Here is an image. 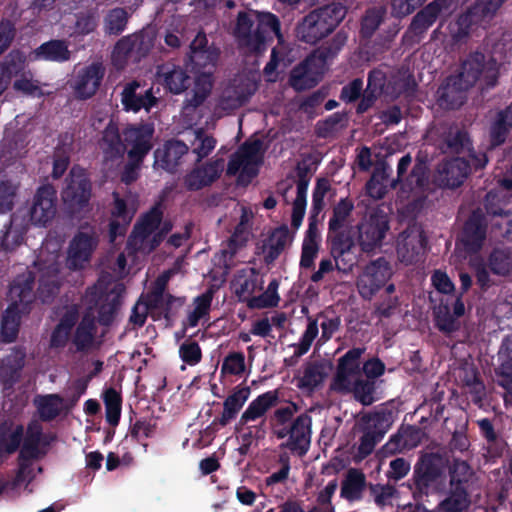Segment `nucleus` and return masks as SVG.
I'll return each instance as SVG.
<instances>
[{
    "instance_id": "obj_1",
    "label": "nucleus",
    "mask_w": 512,
    "mask_h": 512,
    "mask_svg": "<svg viewBox=\"0 0 512 512\" xmlns=\"http://www.w3.org/2000/svg\"><path fill=\"white\" fill-rule=\"evenodd\" d=\"M299 409L294 402L276 408L269 417V425L277 439H286L280 444V448L301 458L311 446L312 417L308 412L295 416Z\"/></svg>"
},
{
    "instance_id": "obj_2",
    "label": "nucleus",
    "mask_w": 512,
    "mask_h": 512,
    "mask_svg": "<svg viewBox=\"0 0 512 512\" xmlns=\"http://www.w3.org/2000/svg\"><path fill=\"white\" fill-rule=\"evenodd\" d=\"M255 20L244 11L237 15L235 27V37L241 48H245L250 53H262L266 50V42L273 37L278 39L279 43L283 41L281 33V23L279 18L271 12H255Z\"/></svg>"
},
{
    "instance_id": "obj_3",
    "label": "nucleus",
    "mask_w": 512,
    "mask_h": 512,
    "mask_svg": "<svg viewBox=\"0 0 512 512\" xmlns=\"http://www.w3.org/2000/svg\"><path fill=\"white\" fill-rule=\"evenodd\" d=\"M352 213V201L342 199L333 209V215L328 223L327 241L331 256L335 260L339 272L352 271L350 251L352 249V224L349 216Z\"/></svg>"
},
{
    "instance_id": "obj_4",
    "label": "nucleus",
    "mask_w": 512,
    "mask_h": 512,
    "mask_svg": "<svg viewBox=\"0 0 512 512\" xmlns=\"http://www.w3.org/2000/svg\"><path fill=\"white\" fill-rule=\"evenodd\" d=\"M346 12V7L336 2L312 10L297 25L298 39L307 44H317L336 29Z\"/></svg>"
},
{
    "instance_id": "obj_5",
    "label": "nucleus",
    "mask_w": 512,
    "mask_h": 512,
    "mask_svg": "<svg viewBox=\"0 0 512 512\" xmlns=\"http://www.w3.org/2000/svg\"><path fill=\"white\" fill-rule=\"evenodd\" d=\"M446 460L438 453L422 454L413 467L409 488L414 497L428 496L442 489L446 481Z\"/></svg>"
},
{
    "instance_id": "obj_6",
    "label": "nucleus",
    "mask_w": 512,
    "mask_h": 512,
    "mask_svg": "<svg viewBox=\"0 0 512 512\" xmlns=\"http://www.w3.org/2000/svg\"><path fill=\"white\" fill-rule=\"evenodd\" d=\"M61 198L66 212L78 216L89 210L92 198V182L86 170L73 166L64 181Z\"/></svg>"
},
{
    "instance_id": "obj_7",
    "label": "nucleus",
    "mask_w": 512,
    "mask_h": 512,
    "mask_svg": "<svg viewBox=\"0 0 512 512\" xmlns=\"http://www.w3.org/2000/svg\"><path fill=\"white\" fill-rule=\"evenodd\" d=\"M455 75L466 87H473L477 81H481L486 89H490L498 83L499 65L493 57L475 51L466 56Z\"/></svg>"
},
{
    "instance_id": "obj_8",
    "label": "nucleus",
    "mask_w": 512,
    "mask_h": 512,
    "mask_svg": "<svg viewBox=\"0 0 512 512\" xmlns=\"http://www.w3.org/2000/svg\"><path fill=\"white\" fill-rule=\"evenodd\" d=\"M389 228L387 213L379 208L371 210L364 221L357 225L358 243L361 250L369 253L380 247Z\"/></svg>"
},
{
    "instance_id": "obj_9",
    "label": "nucleus",
    "mask_w": 512,
    "mask_h": 512,
    "mask_svg": "<svg viewBox=\"0 0 512 512\" xmlns=\"http://www.w3.org/2000/svg\"><path fill=\"white\" fill-rule=\"evenodd\" d=\"M393 275L391 263L383 256L371 261L359 275L356 285L364 299H370L379 289L386 285Z\"/></svg>"
},
{
    "instance_id": "obj_10",
    "label": "nucleus",
    "mask_w": 512,
    "mask_h": 512,
    "mask_svg": "<svg viewBox=\"0 0 512 512\" xmlns=\"http://www.w3.org/2000/svg\"><path fill=\"white\" fill-rule=\"evenodd\" d=\"M98 245V236L91 229L89 232L79 230L70 241L66 266L70 270L83 269L89 262Z\"/></svg>"
},
{
    "instance_id": "obj_11",
    "label": "nucleus",
    "mask_w": 512,
    "mask_h": 512,
    "mask_svg": "<svg viewBox=\"0 0 512 512\" xmlns=\"http://www.w3.org/2000/svg\"><path fill=\"white\" fill-rule=\"evenodd\" d=\"M224 170V159H210L197 163L184 176L183 184L188 191L195 192L210 187L220 177Z\"/></svg>"
},
{
    "instance_id": "obj_12",
    "label": "nucleus",
    "mask_w": 512,
    "mask_h": 512,
    "mask_svg": "<svg viewBox=\"0 0 512 512\" xmlns=\"http://www.w3.org/2000/svg\"><path fill=\"white\" fill-rule=\"evenodd\" d=\"M27 349L24 345H16L9 349L0 360V385L4 392H12L21 380L26 364Z\"/></svg>"
},
{
    "instance_id": "obj_13",
    "label": "nucleus",
    "mask_w": 512,
    "mask_h": 512,
    "mask_svg": "<svg viewBox=\"0 0 512 512\" xmlns=\"http://www.w3.org/2000/svg\"><path fill=\"white\" fill-rule=\"evenodd\" d=\"M487 220L478 209L474 210L465 221L459 239L469 254L478 253L486 240Z\"/></svg>"
},
{
    "instance_id": "obj_14",
    "label": "nucleus",
    "mask_w": 512,
    "mask_h": 512,
    "mask_svg": "<svg viewBox=\"0 0 512 512\" xmlns=\"http://www.w3.org/2000/svg\"><path fill=\"white\" fill-rule=\"evenodd\" d=\"M158 101L153 93V87L144 88L137 80L128 82L121 92V103L127 112L137 113L143 109L149 113Z\"/></svg>"
},
{
    "instance_id": "obj_15",
    "label": "nucleus",
    "mask_w": 512,
    "mask_h": 512,
    "mask_svg": "<svg viewBox=\"0 0 512 512\" xmlns=\"http://www.w3.org/2000/svg\"><path fill=\"white\" fill-rule=\"evenodd\" d=\"M106 68L100 61H94L78 71L74 92L78 99L87 100L92 98L99 90Z\"/></svg>"
},
{
    "instance_id": "obj_16",
    "label": "nucleus",
    "mask_w": 512,
    "mask_h": 512,
    "mask_svg": "<svg viewBox=\"0 0 512 512\" xmlns=\"http://www.w3.org/2000/svg\"><path fill=\"white\" fill-rule=\"evenodd\" d=\"M124 141L131 146L127 155L129 159L144 162L145 157L153 148L154 128L149 124H140L125 128Z\"/></svg>"
},
{
    "instance_id": "obj_17",
    "label": "nucleus",
    "mask_w": 512,
    "mask_h": 512,
    "mask_svg": "<svg viewBox=\"0 0 512 512\" xmlns=\"http://www.w3.org/2000/svg\"><path fill=\"white\" fill-rule=\"evenodd\" d=\"M354 421L360 431L375 432L376 435L384 437L394 422V412L382 404L372 412L360 411L354 414Z\"/></svg>"
},
{
    "instance_id": "obj_18",
    "label": "nucleus",
    "mask_w": 512,
    "mask_h": 512,
    "mask_svg": "<svg viewBox=\"0 0 512 512\" xmlns=\"http://www.w3.org/2000/svg\"><path fill=\"white\" fill-rule=\"evenodd\" d=\"M56 214V190L51 185L37 189L30 208V220L34 225L45 226Z\"/></svg>"
},
{
    "instance_id": "obj_19",
    "label": "nucleus",
    "mask_w": 512,
    "mask_h": 512,
    "mask_svg": "<svg viewBox=\"0 0 512 512\" xmlns=\"http://www.w3.org/2000/svg\"><path fill=\"white\" fill-rule=\"evenodd\" d=\"M452 5V0H433L419 10L412 18L407 33L420 41L428 29L436 22L439 15Z\"/></svg>"
},
{
    "instance_id": "obj_20",
    "label": "nucleus",
    "mask_w": 512,
    "mask_h": 512,
    "mask_svg": "<svg viewBox=\"0 0 512 512\" xmlns=\"http://www.w3.org/2000/svg\"><path fill=\"white\" fill-rule=\"evenodd\" d=\"M470 174V163L465 157L443 160L437 167V181L441 187H460Z\"/></svg>"
},
{
    "instance_id": "obj_21",
    "label": "nucleus",
    "mask_w": 512,
    "mask_h": 512,
    "mask_svg": "<svg viewBox=\"0 0 512 512\" xmlns=\"http://www.w3.org/2000/svg\"><path fill=\"white\" fill-rule=\"evenodd\" d=\"M189 151V147L181 140H167L162 147L154 151V165L170 173L176 172L184 155Z\"/></svg>"
},
{
    "instance_id": "obj_22",
    "label": "nucleus",
    "mask_w": 512,
    "mask_h": 512,
    "mask_svg": "<svg viewBox=\"0 0 512 512\" xmlns=\"http://www.w3.org/2000/svg\"><path fill=\"white\" fill-rule=\"evenodd\" d=\"M470 88L455 74L448 76L437 90L439 105L445 109L460 108L465 103L466 92Z\"/></svg>"
},
{
    "instance_id": "obj_23",
    "label": "nucleus",
    "mask_w": 512,
    "mask_h": 512,
    "mask_svg": "<svg viewBox=\"0 0 512 512\" xmlns=\"http://www.w3.org/2000/svg\"><path fill=\"white\" fill-rule=\"evenodd\" d=\"M453 312H451L448 303H441L434 309L435 326L443 333H452L458 330V318L465 314V305L461 296H457L452 303Z\"/></svg>"
},
{
    "instance_id": "obj_24",
    "label": "nucleus",
    "mask_w": 512,
    "mask_h": 512,
    "mask_svg": "<svg viewBox=\"0 0 512 512\" xmlns=\"http://www.w3.org/2000/svg\"><path fill=\"white\" fill-rule=\"evenodd\" d=\"M157 77L169 92L176 95L191 85V76L186 69L169 62L158 67Z\"/></svg>"
},
{
    "instance_id": "obj_25",
    "label": "nucleus",
    "mask_w": 512,
    "mask_h": 512,
    "mask_svg": "<svg viewBox=\"0 0 512 512\" xmlns=\"http://www.w3.org/2000/svg\"><path fill=\"white\" fill-rule=\"evenodd\" d=\"M324 67H321L318 58L311 53L300 65L295 67L290 76V84L296 91H304L313 88L318 80L313 77Z\"/></svg>"
},
{
    "instance_id": "obj_26",
    "label": "nucleus",
    "mask_w": 512,
    "mask_h": 512,
    "mask_svg": "<svg viewBox=\"0 0 512 512\" xmlns=\"http://www.w3.org/2000/svg\"><path fill=\"white\" fill-rule=\"evenodd\" d=\"M42 433L43 428L37 421H31L27 425L26 434L23 437V444L18 456L21 468L26 467L24 462L38 459L46 454V451L40 448Z\"/></svg>"
},
{
    "instance_id": "obj_27",
    "label": "nucleus",
    "mask_w": 512,
    "mask_h": 512,
    "mask_svg": "<svg viewBox=\"0 0 512 512\" xmlns=\"http://www.w3.org/2000/svg\"><path fill=\"white\" fill-rule=\"evenodd\" d=\"M472 140L464 128L457 125L448 127L441 136L440 149L445 154H466L471 150Z\"/></svg>"
},
{
    "instance_id": "obj_28",
    "label": "nucleus",
    "mask_w": 512,
    "mask_h": 512,
    "mask_svg": "<svg viewBox=\"0 0 512 512\" xmlns=\"http://www.w3.org/2000/svg\"><path fill=\"white\" fill-rule=\"evenodd\" d=\"M250 393V387L237 385L232 390V393L225 399L221 416L215 418L212 422V425H219L221 427L228 425L233 419L236 418L237 414L248 400Z\"/></svg>"
},
{
    "instance_id": "obj_29",
    "label": "nucleus",
    "mask_w": 512,
    "mask_h": 512,
    "mask_svg": "<svg viewBox=\"0 0 512 512\" xmlns=\"http://www.w3.org/2000/svg\"><path fill=\"white\" fill-rule=\"evenodd\" d=\"M79 320V309L72 305L66 309L58 324L52 330L50 347L54 349L64 348L70 338L71 332Z\"/></svg>"
},
{
    "instance_id": "obj_30",
    "label": "nucleus",
    "mask_w": 512,
    "mask_h": 512,
    "mask_svg": "<svg viewBox=\"0 0 512 512\" xmlns=\"http://www.w3.org/2000/svg\"><path fill=\"white\" fill-rule=\"evenodd\" d=\"M426 245L427 239L423 232L406 236L403 233L396 249L399 260L406 265L417 263L423 255Z\"/></svg>"
},
{
    "instance_id": "obj_31",
    "label": "nucleus",
    "mask_w": 512,
    "mask_h": 512,
    "mask_svg": "<svg viewBox=\"0 0 512 512\" xmlns=\"http://www.w3.org/2000/svg\"><path fill=\"white\" fill-rule=\"evenodd\" d=\"M512 130V107L497 112L491 121L488 132V150H493L505 143Z\"/></svg>"
},
{
    "instance_id": "obj_32",
    "label": "nucleus",
    "mask_w": 512,
    "mask_h": 512,
    "mask_svg": "<svg viewBox=\"0 0 512 512\" xmlns=\"http://www.w3.org/2000/svg\"><path fill=\"white\" fill-rule=\"evenodd\" d=\"M279 401V394L277 390L267 391L254 400H252L246 410L242 413L239 425L244 426L251 421H255L263 416L266 412L275 407Z\"/></svg>"
},
{
    "instance_id": "obj_33",
    "label": "nucleus",
    "mask_w": 512,
    "mask_h": 512,
    "mask_svg": "<svg viewBox=\"0 0 512 512\" xmlns=\"http://www.w3.org/2000/svg\"><path fill=\"white\" fill-rule=\"evenodd\" d=\"M293 236L286 224L275 228L267 238L266 250L264 251V262L267 265L273 264L284 250L291 244Z\"/></svg>"
},
{
    "instance_id": "obj_34",
    "label": "nucleus",
    "mask_w": 512,
    "mask_h": 512,
    "mask_svg": "<svg viewBox=\"0 0 512 512\" xmlns=\"http://www.w3.org/2000/svg\"><path fill=\"white\" fill-rule=\"evenodd\" d=\"M391 172L392 169L386 161L381 160L376 164L374 171L365 186L366 193L369 197L375 200L384 198L388 189H391V180H389Z\"/></svg>"
},
{
    "instance_id": "obj_35",
    "label": "nucleus",
    "mask_w": 512,
    "mask_h": 512,
    "mask_svg": "<svg viewBox=\"0 0 512 512\" xmlns=\"http://www.w3.org/2000/svg\"><path fill=\"white\" fill-rule=\"evenodd\" d=\"M330 390L343 395L352 393V348L338 359Z\"/></svg>"
},
{
    "instance_id": "obj_36",
    "label": "nucleus",
    "mask_w": 512,
    "mask_h": 512,
    "mask_svg": "<svg viewBox=\"0 0 512 512\" xmlns=\"http://www.w3.org/2000/svg\"><path fill=\"white\" fill-rule=\"evenodd\" d=\"M496 374L501 378L500 385L512 394V335H506L500 344Z\"/></svg>"
},
{
    "instance_id": "obj_37",
    "label": "nucleus",
    "mask_w": 512,
    "mask_h": 512,
    "mask_svg": "<svg viewBox=\"0 0 512 512\" xmlns=\"http://www.w3.org/2000/svg\"><path fill=\"white\" fill-rule=\"evenodd\" d=\"M21 324V315L17 302H12L2 313L0 321V341L13 343L16 341Z\"/></svg>"
},
{
    "instance_id": "obj_38",
    "label": "nucleus",
    "mask_w": 512,
    "mask_h": 512,
    "mask_svg": "<svg viewBox=\"0 0 512 512\" xmlns=\"http://www.w3.org/2000/svg\"><path fill=\"white\" fill-rule=\"evenodd\" d=\"M97 333V326L93 316L85 314L78 323L72 343L78 352H86L92 348Z\"/></svg>"
},
{
    "instance_id": "obj_39",
    "label": "nucleus",
    "mask_w": 512,
    "mask_h": 512,
    "mask_svg": "<svg viewBox=\"0 0 512 512\" xmlns=\"http://www.w3.org/2000/svg\"><path fill=\"white\" fill-rule=\"evenodd\" d=\"M34 286L35 275L31 271L18 276L11 284V297L17 298L14 302L23 305V310H26L35 299Z\"/></svg>"
},
{
    "instance_id": "obj_40",
    "label": "nucleus",
    "mask_w": 512,
    "mask_h": 512,
    "mask_svg": "<svg viewBox=\"0 0 512 512\" xmlns=\"http://www.w3.org/2000/svg\"><path fill=\"white\" fill-rule=\"evenodd\" d=\"M34 53L37 59L59 63L68 61L71 56L66 41L59 39H52L42 43L35 49Z\"/></svg>"
},
{
    "instance_id": "obj_41",
    "label": "nucleus",
    "mask_w": 512,
    "mask_h": 512,
    "mask_svg": "<svg viewBox=\"0 0 512 512\" xmlns=\"http://www.w3.org/2000/svg\"><path fill=\"white\" fill-rule=\"evenodd\" d=\"M379 399L376 392V380L362 379L360 367L354 364V400L363 406H369Z\"/></svg>"
},
{
    "instance_id": "obj_42",
    "label": "nucleus",
    "mask_w": 512,
    "mask_h": 512,
    "mask_svg": "<svg viewBox=\"0 0 512 512\" xmlns=\"http://www.w3.org/2000/svg\"><path fill=\"white\" fill-rule=\"evenodd\" d=\"M63 403L64 399L59 394L38 395L33 400L39 417L44 422L57 418L61 414Z\"/></svg>"
},
{
    "instance_id": "obj_43",
    "label": "nucleus",
    "mask_w": 512,
    "mask_h": 512,
    "mask_svg": "<svg viewBox=\"0 0 512 512\" xmlns=\"http://www.w3.org/2000/svg\"><path fill=\"white\" fill-rule=\"evenodd\" d=\"M101 148L108 160H116L124 155L126 146L122 142L119 130L115 125L109 124L103 131Z\"/></svg>"
},
{
    "instance_id": "obj_44",
    "label": "nucleus",
    "mask_w": 512,
    "mask_h": 512,
    "mask_svg": "<svg viewBox=\"0 0 512 512\" xmlns=\"http://www.w3.org/2000/svg\"><path fill=\"white\" fill-rule=\"evenodd\" d=\"M450 491L469 492L468 483L472 474L470 465L461 459H453L449 466Z\"/></svg>"
},
{
    "instance_id": "obj_45",
    "label": "nucleus",
    "mask_w": 512,
    "mask_h": 512,
    "mask_svg": "<svg viewBox=\"0 0 512 512\" xmlns=\"http://www.w3.org/2000/svg\"><path fill=\"white\" fill-rule=\"evenodd\" d=\"M490 271L498 276H507L512 272V250L508 247H495L487 257Z\"/></svg>"
},
{
    "instance_id": "obj_46",
    "label": "nucleus",
    "mask_w": 512,
    "mask_h": 512,
    "mask_svg": "<svg viewBox=\"0 0 512 512\" xmlns=\"http://www.w3.org/2000/svg\"><path fill=\"white\" fill-rule=\"evenodd\" d=\"M219 53L215 49L211 50H198L196 52H190L188 55L190 67L193 74L202 73H213L216 63L218 61Z\"/></svg>"
},
{
    "instance_id": "obj_47",
    "label": "nucleus",
    "mask_w": 512,
    "mask_h": 512,
    "mask_svg": "<svg viewBox=\"0 0 512 512\" xmlns=\"http://www.w3.org/2000/svg\"><path fill=\"white\" fill-rule=\"evenodd\" d=\"M129 14L125 8L115 7L110 9L103 20V31L108 36H119L128 24Z\"/></svg>"
},
{
    "instance_id": "obj_48",
    "label": "nucleus",
    "mask_w": 512,
    "mask_h": 512,
    "mask_svg": "<svg viewBox=\"0 0 512 512\" xmlns=\"http://www.w3.org/2000/svg\"><path fill=\"white\" fill-rule=\"evenodd\" d=\"M471 505L469 492L447 491L446 497L439 502L435 512H466Z\"/></svg>"
},
{
    "instance_id": "obj_49",
    "label": "nucleus",
    "mask_w": 512,
    "mask_h": 512,
    "mask_svg": "<svg viewBox=\"0 0 512 512\" xmlns=\"http://www.w3.org/2000/svg\"><path fill=\"white\" fill-rule=\"evenodd\" d=\"M163 218V212L159 205L153 206L148 212L142 215L140 221L135 225V232L143 239L149 237L159 227Z\"/></svg>"
},
{
    "instance_id": "obj_50",
    "label": "nucleus",
    "mask_w": 512,
    "mask_h": 512,
    "mask_svg": "<svg viewBox=\"0 0 512 512\" xmlns=\"http://www.w3.org/2000/svg\"><path fill=\"white\" fill-rule=\"evenodd\" d=\"M507 0H476L470 11L479 23L489 22Z\"/></svg>"
},
{
    "instance_id": "obj_51",
    "label": "nucleus",
    "mask_w": 512,
    "mask_h": 512,
    "mask_svg": "<svg viewBox=\"0 0 512 512\" xmlns=\"http://www.w3.org/2000/svg\"><path fill=\"white\" fill-rule=\"evenodd\" d=\"M348 36L346 33L339 31L326 46H322L315 50L313 54L318 58L319 65L325 67L327 63L333 59L338 52L346 44Z\"/></svg>"
},
{
    "instance_id": "obj_52",
    "label": "nucleus",
    "mask_w": 512,
    "mask_h": 512,
    "mask_svg": "<svg viewBox=\"0 0 512 512\" xmlns=\"http://www.w3.org/2000/svg\"><path fill=\"white\" fill-rule=\"evenodd\" d=\"M217 141L212 135H208L202 128L196 130L195 140L192 143V153L196 155V162L200 163L216 147Z\"/></svg>"
},
{
    "instance_id": "obj_53",
    "label": "nucleus",
    "mask_w": 512,
    "mask_h": 512,
    "mask_svg": "<svg viewBox=\"0 0 512 512\" xmlns=\"http://www.w3.org/2000/svg\"><path fill=\"white\" fill-rule=\"evenodd\" d=\"M326 376L327 372L324 363H309L304 369L303 376L300 380L301 386L313 390L324 381Z\"/></svg>"
},
{
    "instance_id": "obj_54",
    "label": "nucleus",
    "mask_w": 512,
    "mask_h": 512,
    "mask_svg": "<svg viewBox=\"0 0 512 512\" xmlns=\"http://www.w3.org/2000/svg\"><path fill=\"white\" fill-rule=\"evenodd\" d=\"M279 281L272 279L264 293L258 297L249 300L248 306L250 308H274L277 307L280 301L278 295Z\"/></svg>"
},
{
    "instance_id": "obj_55",
    "label": "nucleus",
    "mask_w": 512,
    "mask_h": 512,
    "mask_svg": "<svg viewBox=\"0 0 512 512\" xmlns=\"http://www.w3.org/2000/svg\"><path fill=\"white\" fill-rule=\"evenodd\" d=\"M75 19L73 33L77 36H86L98 26V15L94 10L80 11L75 14Z\"/></svg>"
},
{
    "instance_id": "obj_56",
    "label": "nucleus",
    "mask_w": 512,
    "mask_h": 512,
    "mask_svg": "<svg viewBox=\"0 0 512 512\" xmlns=\"http://www.w3.org/2000/svg\"><path fill=\"white\" fill-rule=\"evenodd\" d=\"M385 10L382 7L369 8L361 20L360 33L363 38H370L383 21Z\"/></svg>"
},
{
    "instance_id": "obj_57",
    "label": "nucleus",
    "mask_w": 512,
    "mask_h": 512,
    "mask_svg": "<svg viewBox=\"0 0 512 512\" xmlns=\"http://www.w3.org/2000/svg\"><path fill=\"white\" fill-rule=\"evenodd\" d=\"M119 306V299L117 295L107 294L105 299H101V303L98 308V322L101 325L109 326L114 321V316Z\"/></svg>"
},
{
    "instance_id": "obj_58",
    "label": "nucleus",
    "mask_w": 512,
    "mask_h": 512,
    "mask_svg": "<svg viewBox=\"0 0 512 512\" xmlns=\"http://www.w3.org/2000/svg\"><path fill=\"white\" fill-rule=\"evenodd\" d=\"M133 45L136 58H142L149 54L150 50L154 46V35L147 30H140L132 33Z\"/></svg>"
},
{
    "instance_id": "obj_59",
    "label": "nucleus",
    "mask_w": 512,
    "mask_h": 512,
    "mask_svg": "<svg viewBox=\"0 0 512 512\" xmlns=\"http://www.w3.org/2000/svg\"><path fill=\"white\" fill-rule=\"evenodd\" d=\"M135 54L133 45V36L127 35L120 38L112 51L113 61L120 64H125L128 59Z\"/></svg>"
},
{
    "instance_id": "obj_60",
    "label": "nucleus",
    "mask_w": 512,
    "mask_h": 512,
    "mask_svg": "<svg viewBox=\"0 0 512 512\" xmlns=\"http://www.w3.org/2000/svg\"><path fill=\"white\" fill-rule=\"evenodd\" d=\"M24 432V426L22 424H17L5 438V440L0 444V455L14 454L20 448L21 443L23 442Z\"/></svg>"
},
{
    "instance_id": "obj_61",
    "label": "nucleus",
    "mask_w": 512,
    "mask_h": 512,
    "mask_svg": "<svg viewBox=\"0 0 512 512\" xmlns=\"http://www.w3.org/2000/svg\"><path fill=\"white\" fill-rule=\"evenodd\" d=\"M179 356L184 363L195 366L202 359V350L196 341L188 339L180 345Z\"/></svg>"
},
{
    "instance_id": "obj_62",
    "label": "nucleus",
    "mask_w": 512,
    "mask_h": 512,
    "mask_svg": "<svg viewBox=\"0 0 512 512\" xmlns=\"http://www.w3.org/2000/svg\"><path fill=\"white\" fill-rule=\"evenodd\" d=\"M26 145L23 138L14 136L4 142L2 146V156L8 161L24 157L26 154Z\"/></svg>"
},
{
    "instance_id": "obj_63",
    "label": "nucleus",
    "mask_w": 512,
    "mask_h": 512,
    "mask_svg": "<svg viewBox=\"0 0 512 512\" xmlns=\"http://www.w3.org/2000/svg\"><path fill=\"white\" fill-rule=\"evenodd\" d=\"M263 142L260 139L247 140L237 150V153L246 161L262 163L261 155Z\"/></svg>"
},
{
    "instance_id": "obj_64",
    "label": "nucleus",
    "mask_w": 512,
    "mask_h": 512,
    "mask_svg": "<svg viewBox=\"0 0 512 512\" xmlns=\"http://www.w3.org/2000/svg\"><path fill=\"white\" fill-rule=\"evenodd\" d=\"M245 370V356L242 352H231L223 360L221 371L225 374L240 375Z\"/></svg>"
}]
</instances>
